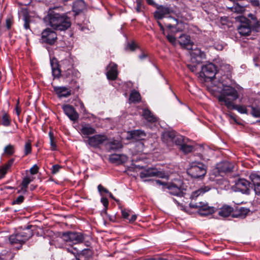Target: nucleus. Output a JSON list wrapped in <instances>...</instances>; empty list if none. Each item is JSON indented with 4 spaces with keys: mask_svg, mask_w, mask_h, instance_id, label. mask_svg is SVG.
Wrapping results in <instances>:
<instances>
[{
    "mask_svg": "<svg viewBox=\"0 0 260 260\" xmlns=\"http://www.w3.org/2000/svg\"><path fill=\"white\" fill-rule=\"evenodd\" d=\"M214 48L217 50H222L223 48V46L222 44L215 43L214 44Z\"/></svg>",
    "mask_w": 260,
    "mask_h": 260,
    "instance_id": "obj_52",
    "label": "nucleus"
},
{
    "mask_svg": "<svg viewBox=\"0 0 260 260\" xmlns=\"http://www.w3.org/2000/svg\"><path fill=\"white\" fill-rule=\"evenodd\" d=\"M32 235V232L29 229H24L11 235L9 237V241L11 244H19L21 245L31 237Z\"/></svg>",
    "mask_w": 260,
    "mask_h": 260,
    "instance_id": "obj_9",
    "label": "nucleus"
},
{
    "mask_svg": "<svg viewBox=\"0 0 260 260\" xmlns=\"http://www.w3.org/2000/svg\"><path fill=\"white\" fill-rule=\"evenodd\" d=\"M250 179L254 186L255 194L260 195V176L256 174H251Z\"/></svg>",
    "mask_w": 260,
    "mask_h": 260,
    "instance_id": "obj_24",
    "label": "nucleus"
},
{
    "mask_svg": "<svg viewBox=\"0 0 260 260\" xmlns=\"http://www.w3.org/2000/svg\"><path fill=\"white\" fill-rule=\"evenodd\" d=\"M80 134L83 138L88 139L89 136L94 134L96 133L95 129L90 124H82L80 128Z\"/></svg>",
    "mask_w": 260,
    "mask_h": 260,
    "instance_id": "obj_20",
    "label": "nucleus"
},
{
    "mask_svg": "<svg viewBox=\"0 0 260 260\" xmlns=\"http://www.w3.org/2000/svg\"><path fill=\"white\" fill-rule=\"evenodd\" d=\"M187 172L191 177L199 178L205 175L207 173V168L202 162L194 161L189 163Z\"/></svg>",
    "mask_w": 260,
    "mask_h": 260,
    "instance_id": "obj_8",
    "label": "nucleus"
},
{
    "mask_svg": "<svg viewBox=\"0 0 260 260\" xmlns=\"http://www.w3.org/2000/svg\"><path fill=\"white\" fill-rule=\"evenodd\" d=\"M33 178L29 176L25 177L21 184V189L18 191V193H25L27 191L28 185L32 181Z\"/></svg>",
    "mask_w": 260,
    "mask_h": 260,
    "instance_id": "obj_28",
    "label": "nucleus"
},
{
    "mask_svg": "<svg viewBox=\"0 0 260 260\" xmlns=\"http://www.w3.org/2000/svg\"><path fill=\"white\" fill-rule=\"evenodd\" d=\"M227 108L229 110H236L241 114H248L247 107L244 105H238L233 103Z\"/></svg>",
    "mask_w": 260,
    "mask_h": 260,
    "instance_id": "obj_31",
    "label": "nucleus"
},
{
    "mask_svg": "<svg viewBox=\"0 0 260 260\" xmlns=\"http://www.w3.org/2000/svg\"><path fill=\"white\" fill-rule=\"evenodd\" d=\"M253 5L257 6L259 5V2L258 0H250Z\"/></svg>",
    "mask_w": 260,
    "mask_h": 260,
    "instance_id": "obj_58",
    "label": "nucleus"
},
{
    "mask_svg": "<svg viewBox=\"0 0 260 260\" xmlns=\"http://www.w3.org/2000/svg\"><path fill=\"white\" fill-rule=\"evenodd\" d=\"M137 219V215L135 214L133 215L131 218H128V220L130 222H134Z\"/></svg>",
    "mask_w": 260,
    "mask_h": 260,
    "instance_id": "obj_56",
    "label": "nucleus"
},
{
    "mask_svg": "<svg viewBox=\"0 0 260 260\" xmlns=\"http://www.w3.org/2000/svg\"><path fill=\"white\" fill-rule=\"evenodd\" d=\"M62 108L65 114L71 120L75 121L78 120L79 115L72 106L65 105L62 107Z\"/></svg>",
    "mask_w": 260,
    "mask_h": 260,
    "instance_id": "obj_18",
    "label": "nucleus"
},
{
    "mask_svg": "<svg viewBox=\"0 0 260 260\" xmlns=\"http://www.w3.org/2000/svg\"><path fill=\"white\" fill-rule=\"evenodd\" d=\"M66 58L62 59L59 64L55 59L50 60V65L52 69V74L54 78H59L61 72H67L69 75L73 68L74 60L73 56L69 53H66Z\"/></svg>",
    "mask_w": 260,
    "mask_h": 260,
    "instance_id": "obj_5",
    "label": "nucleus"
},
{
    "mask_svg": "<svg viewBox=\"0 0 260 260\" xmlns=\"http://www.w3.org/2000/svg\"><path fill=\"white\" fill-rule=\"evenodd\" d=\"M158 177L159 178H165V174L161 171H158L155 168H149L142 171L140 174V177L143 179V181H148L149 180L147 178L151 177Z\"/></svg>",
    "mask_w": 260,
    "mask_h": 260,
    "instance_id": "obj_13",
    "label": "nucleus"
},
{
    "mask_svg": "<svg viewBox=\"0 0 260 260\" xmlns=\"http://www.w3.org/2000/svg\"><path fill=\"white\" fill-rule=\"evenodd\" d=\"M180 149L184 153H188L191 152L193 150V148L191 145H187L183 143L180 146Z\"/></svg>",
    "mask_w": 260,
    "mask_h": 260,
    "instance_id": "obj_38",
    "label": "nucleus"
},
{
    "mask_svg": "<svg viewBox=\"0 0 260 260\" xmlns=\"http://www.w3.org/2000/svg\"><path fill=\"white\" fill-rule=\"evenodd\" d=\"M216 68L212 63H207L202 67L201 71L200 73V77L203 78L204 81L211 80L215 76Z\"/></svg>",
    "mask_w": 260,
    "mask_h": 260,
    "instance_id": "obj_11",
    "label": "nucleus"
},
{
    "mask_svg": "<svg viewBox=\"0 0 260 260\" xmlns=\"http://www.w3.org/2000/svg\"><path fill=\"white\" fill-rule=\"evenodd\" d=\"M39 167L37 165H34V166L30 168V173L32 175L36 174L38 172Z\"/></svg>",
    "mask_w": 260,
    "mask_h": 260,
    "instance_id": "obj_48",
    "label": "nucleus"
},
{
    "mask_svg": "<svg viewBox=\"0 0 260 260\" xmlns=\"http://www.w3.org/2000/svg\"><path fill=\"white\" fill-rule=\"evenodd\" d=\"M61 168V167L58 165H53L51 168L52 174H55L57 173L59 171Z\"/></svg>",
    "mask_w": 260,
    "mask_h": 260,
    "instance_id": "obj_45",
    "label": "nucleus"
},
{
    "mask_svg": "<svg viewBox=\"0 0 260 260\" xmlns=\"http://www.w3.org/2000/svg\"><path fill=\"white\" fill-rule=\"evenodd\" d=\"M131 138L135 140H142L145 137V133L141 130H134L129 132Z\"/></svg>",
    "mask_w": 260,
    "mask_h": 260,
    "instance_id": "obj_29",
    "label": "nucleus"
},
{
    "mask_svg": "<svg viewBox=\"0 0 260 260\" xmlns=\"http://www.w3.org/2000/svg\"><path fill=\"white\" fill-rule=\"evenodd\" d=\"M98 189L100 193H102V192H104L106 193H109V190L103 186L101 184H100L98 186Z\"/></svg>",
    "mask_w": 260,
    "mask_h": 260,
    "instance_id": "obj_49",
    "label": "nucleus"
},
{
    "mask_svg": "<svg viewBox=\"0 0 260 260\" xmlns=\"http://www.w3.org/2000/svg\"><path fill=\"white\" fill-rule=\"evenodd\" d=\"M147 54L144 53V52H142L139 56V58L141 59V60H143L145 58H147Z\"/></svg>",
    "mask_w": 260,
    "mask_h": 260,
    "instance_id": "obj_57",
    "label": "nucleus"
},
{
    "mask_svg": "<svg viewBox=\"0 0 260 260\" xmlns=\"http://www.w3.org/2000/svg\"><path fill=\"white\" fill-rule=\"evenodd\" d=\"M222 89L217 99L220 105H224L226 108L231 106L239 97L237 90L234 87L222 84Z\"/></svg>",
    "mask_w": 260,
    "mask_h": 260,
    "instance_id": "obj_6",
    "label": "nucleus"
},
{
    "mask_svg": "<svg viewBox=\"0 0 260 260\" xmlns=\"http://www.w3.org/2000/svg\"><path fill=\"white\" fill-rule=\"evenodd\" d=\"M14 159H11L8 161V162L7 164H6L3 166H2L0 168V174H1L0 178H1L4 177V176L7 174L8 170L12 167V166L14 162Z\"/></svg>",
    "mask_w": 260,
    "mask_h": 260,
    "instance_id": "obj_30",
    "label": "nucleus"
},
{
    "mask_svg": "<svg viewBox=\"0 0 260 260\" xmlns=\"http://www.w3.org/2000/svg\"><path fill=\"white\" fill-rule=\"evenodd\" d=\"M131 211L130 210H127V209H122L121 210V213H122V217L125 218V219H126L128 220V218H129V214H130V212Z\"/></svg>",
    "mask_w": 260,
    "mask_h": 260,
    "instance_id": "obj_43",
    "label": "nucleus"
},
{
    "mask_svg": "<svg viewBox=\"0 0 260 260\" xmlns=\"http://www.w3.org/2000/svg\"><path fill=\"white\" fill-rule=\"evenodd\" d=\"M84 239V235L81 233L76 232L63 233L60 237V239L64 243L62 244L60 247L66 249L68 252L76 256L80 251L76 247H73V245L83 242Z\"/></svg>",
    "mask_w": 260,
    "mask_h": 260,
    "instance_id": "obj_4",
    "label": "nucleus"
},
{
    "mask_svg": "<svg viewBox=\"0 0 260 260\" xmlns=\"http://www.w3.org/2000/svg\"><path fill=\"white\" fill-rule=\"evenodd\" d=\"M54 90L59 98H67L71 95V90L66 87H54Z\"/></svg>",
    "mask_w": 260,
    "mask_h": 260,
    "instance_id": "obj_25",
    "label": "nucleus"
},
{
    "mask_svg": "<svg viewBox=\"0 0 260 260\" xmlns=\"http://www.w3.org/2000/svg\"><path fill=\"white\" fill-rule=\"evenodd\" d=\"M106 76L109 80H114L118 76L117 65L111 62L107 68Z\"/></svg>",
    "mask_w": 260,
    "mask_h": 260,
    "instance_id": "obj_19",
    "label": "nucleus"
},
{
    "mask_svg": "<svg viewBox=\"0 0 260 260\" xmlns=\"http://www.w3.org/2000/svg\"><path fill=\"white\" fill-rule=\"evenodd\" d=\"M24 197L22 196H19L16 200H14L12 202L13 205L20 204L23 202Z\"/></svg>",
    "mask_w": 260,
    "mask_h": 260,
    "instance_id": "obj_44",
    "label": "nucleus"
},
{
    "mask_svg": "<svg viewBox=\"0 0 260 260\" xmlns=\"http://www.w3.org/2000/svg\"><path fill=\"white\" fill-rule=\"evenodd\" d=\"M143 116L149 122H154L157 121V118L148 109H144L143 110Z\"/></svg>",
    "mask_w": 260,
    "mask_h": 260,
    "instance_id": "obj_32",
    "label": "nucleus"
},
{
    "mask_svg": "<svg viewBox=\"0 0 260 260\" xmlns=\"http://www.w3.org/2000/svg\"><path fill=\"white\" fill-rule=\"evenodd\" d=\"M16 111L17 114L18 115H19V114H20V110H19V108H18V107H17L16 108Z\"/></svg>",
    "mask_w": 260,
    "mask_h": 260,
    "instance_id": "obj_62",
    "label": "nucleus"
},
{
    "mask_svg": "<svg viewBox=\"0 0 260 260\" xmlns=\"http://www.w3.org/2000/svg\"><path fill=\"white\" fill-rule=\"evenodd\" d=\"M2 123L5 126H8L10 125V121L9 120V118L7 115L5 114L3 116Z\"/></svg>",
    "mask_w": 260,
    "mask_h": 260,
    "instance_id": "obj_42",
    "label": "nucleus"
},
{
    "mask_svg": "<svg viewBox=\"0 0 260 260\" xmlns=\"http://www.w3.org/2000/svg\"><path fill=\"white\" fill-rule=\"evenodd\" d=\"M127 160V156L124 154H112L109 156V160L112 163L122 164Z\"/></svg>",
    "mask_w": 260,
    "mask_h": 260,
    "instance_id": "obj_23",
    "label": "nucleus"
},
{
    "mask_svg": "<svg viewBox=\"0 0 260 260\" xmlns=\"http://www.w3.org/2000/svg\"><path fill=\"white\" fill-rule=\"evenodd\" d=\"M108 146L110 150H117L122 147V144L119 141L113 140L108 143Z\"/></svg>",
    "mask_w": 260,
    "mask_h": 260,
    "instance_id": "obj_35",
    "label": "nucleus"
},
{
    "mask_svg": "<svg viewBox=\"0 0 260 260\" xmlns=\"http://www.w3.org/2000/svg\"><path fill=\"white\" fill-rule=\"evenodd\" d=\"M12 25V21L10 19H7L6 20V26L8 29H10Z\"/></svg>",
    "mask_w": 260,
    "mask_h": 260,
    "instance_id": "obj_55",
    "label": "nucleus"
},
{
    "mask_svg": "<svg viewBox=\"0 0 260 260\" xmlns=\"http://www.w3.org/2000/svg\"><path fill=\"white\" fill-rule=\"evenodd\" d=\"M164 137L166 140L167 143L169 146L171 145V143H174L176 145L180 146L184 143L183 137L175 131L166 132L164 134Z\"/></svg>",
    "mask_w": 260,
    "mask_h": 260,
    "instance_id": "obj_12",
    "label": "nucleus"
},
{
    "mask_svg": "<svg viewBox=\"0 0 260 260\" xmlns=\"http://www.w3.org/2000/svg\"><path fill=\"white\" fill-rule=\"evenodd\" d=\"M146 2L149 5H152L154 4V2L153 0H146Z\"/></svg>",
    "mask_w": 260,
    "mask_h": 260,
    "instance_id": "obj_60",
    "label": "nucleus"
},
{
    "mask_svg": "<svg viewBox=\"0 0 260 260\" xmlns=\"http://www.w3.org/2000/svg\"><path fill=\"white\" fill-rule=\"evenodd\" d=\"M30 3H31V0H27V1L22 3L21 5H24V6H27V5H28L29 4H30Z\"/></svg>",
    "mask_w": 260,
    "mask_h": 260,
    "instance_id": "obj_59",
    "label": "nucleus"
},
{
    "mask_svg": "<svg viewBox=\"0 0 260 260\" xmlns=\"http://www.w3.org/2000/svg\"><path fill=\"white\" fill-rule=\"evenodd\" d=\"M145 260H155V259L154 258H149V259H145Z\"/></svg>",
    "mask_w": 260,
    "mask_h": 260,
    "instance_id": "obj_64",
    "label": "nucleus"
},
{
    "mask_svg": "<svg viewBox=\"0 0 260 260\" xmlns=\"http://www.w3.org/2000/svg\"><path fill=\"white\" fill-rule=\"evenodd\" d=\"M153 182L156 185L166 186L169 193L173 196L181 197L185 193V189L184 188L183 183L181 181H179L177 183H170L169 184H166L159 180H155Z\"/></svg>",
    "mask_w": 260,
    "mask_h": 260,
    "instance_id": "obj_7",
    "label": "nucleus"
},
{
    "mask_svg": "<svg viewBox=\"0 0 260 260\" xmlns=\"http://www.w3.org/2000/svg\"><path fill=\"white\" fill-rule=\"evenodd\" d=\"M190 54L191 63L187 64V67L192 72H196L197 71V66L202 62L205 55L198 48L191 51Z\"/></svg>",
    "mask_w": 260,
    "mask_h": 260,
    "instance_id": "obj_10",
    "label": "nucleus"
},
{
    "mask_svg": "<svg viewBox=\"0 0 260 260\" xmlns=\"http://www.w3.org/2000/svg\"><path fill=\"white\" fill-rule=\"evenodd\" d=\"M108 193L109 194V197H110L111 199H113V200H114L116 201V199H115V198L114 197L113 195L111 192H109V193Z\"/></svg>",
    "mask_w": 260,
    "mask_h": 260,
    "instance_id": "obj_61",
    "label": "nucleus"
},
{
    "mask_svg": "<svg viewBox=\"0 0 260 260\" xmlns=\"http://www.w3.org/2000/svg\"><path fill=\"white\" fill-rule=\"evenodd\" d=\"M85 8V4L83 0H79L74 3L73 9L76 13H79Z\"/></svg>",
    "mask_w": 260,
    "mask_h": 260,
    "instance_id": "obj_33",
    "label": "nucleus"
},
{
    "mask_svg": "<svg viewBox=\"0 0 260 260\" xmlns=\"http://www.w3.org/2000/svg\"><path fill=\"white\" fill-rule=\"evenodd\" d=\"M141 100V95L140 93L136 90L131 92L129 98V100L131 102L137 103Z\"/></svg>",
    "mask_w": 260,
    "mask_h": 260,
    "instance_id": "obj_36",
    "label": "nucleus"
},
{
    "mask_svg": "<svg viewBox=\"0 0 260 260\" xmlns=\"http://www.w3.org/2000/svg\"><path fill=\"white\" fill-rule=\"evenodd\" d=\"M251 108V114L254 117H260V104L257 105L249 106Z\"/></svg>",
    "mask_w": 260,
    "mask_h": 260,
    "instance_id": "obj_37",
    "label": "nucleus"
},
{
    "mask_svg": "<svg viewBox=\"0 0 260 260\" xmlns=\"http://www.w3.org/2000/svg\"><path fill=\"white\" fill-rule=\"evenodd\" d=\"M233 210V208L229 206L225 205L220 208L218 214L222 217H228L231 214Z\"/></svg>",
    "mask_w": 260,
    "mask_h": 260,
    "instance_id": "obj_34",
    "label": "nucleus"
},
{
    "mask_svg": "<svg viewBox=\"0 0 260 260\" xmlns=\"http://www.w3.org/2000/svg\"><path fill=\"white\" fill-rule=\"evenodd\" d=\"M171 12V11L169 8L159 6L154 13V17L158 20L164 18H167L168 19L169 17L167 16L170 14ZM169 17H170L169 16Z\"/></svg>",
    "mask_w": 260,
    "mask_h": 260,
    "instance_id": "obj_17",
    "label": "nucleus"
},
{
    "mask_svg": "<svg viewBox=\"0 0 260 260\" xmlns=\"http://www.w3.org/2000/svg\"><path fill=\"white\" fill-rule=\"evenodd\" d=\"M24 28L26 29H29V21H28L26 17H25L24 18Z\"/></svg>",
    "mask_w": 260,
    "mask_h": 260,
    "instance_id": "obj_51",
    "label": "nucleus"
},
{
    "mask_svg": "<svg viewBox=\"0 0 260 260\" xmlns=\"http://www.w3.org/2000/svg\"><path fill=\"white\" fill-rule=\"evenodd\" d=\"M4 153L6 154L11 155L14 153V148L12 145H8L4 148Z\"/></svg>",
    "mask_w": 260,
    "mask_h": 260,
    "instance_id": "obj_40",
    "label": "nucleus"
},
{
    "mask_svg": "<svg viewBox=\"0 0 260 260\" xmlns=\"http://www.w3.org/2000/svg\"><path fill=\"white\" fill-rule=\"evenodd\" d=\"M231 9L232 11H235L237 13H241L243 10V8L238 5H236L235 6L232 7Z\"/></svg>",
    "mask_w": 260,
    "mask_h": 260,
    "instance_id": "obj_46",
    "label": "nucleus"
},
{
    "mask_svg": "<svg viewBox=\"0 0 260 260\" xmlns=\"http://www.w3.org/2000/svg\"><path fill=\"white\" fill-rule=\"evenodd\" d=\"M210 189V187L208 186H203L192 192L190 196L192 201L189 205V207L191 208L198 209V213L201 216L212 214L215 212L216 209L213 206H209L206 202L193 203L192 200H196L199 196L203 195L205 192L209 191Z\"/></svg>",
    "mask_w": 260,
    "mask_h": 260,
    "instance_id": "obj_2",
    "label": "nucleus"
},
{
    "mask_svg": "<svg viewBox=\"0 0 260 260\" xmlns=\"http://www.w3.org/2000/svg\"><path fill=\"white\" fill-rule=\"evenodd\" d=\"M57 40L56 33L49 28L44 29L42 32V41L49 45H53Z\"/></svg>",
    "mask_w": 260,
    "mask_h": 260,
    "instance_id": "obj_14",
    "label": "nucleus"
},
{
    "mask_svg": "<svg viewBox=\"0 0 260 260\" xmlns=\"http://www.w3.org/2000/svg\"><path fill=\"white\" fill-rule=\"evenodd\" d=\"M250 183L243 178L238 179L235 183V187L237 191L247 194L250 193Z\"/></svg>",
    "mask_w": 260,
    "mask_h": 260,
    "instance_id": "obj_15",
    "label": "nucleus"
},
{
    "mask_svg": "<svg viewBox=\"0 0 260 260\" xmlns=\"http://www.w3.org/2000/svg\"><path fill=\"white\" fill-rule=\"evenodd\" d=\"M239 34L242 36H248L251 32V27L249 21L247 19L242 22L238 27Z\"/></svg>",
    "mask_w": 260,
    "mask_h": 260,
    "instance_id": "obj_22",
    "label": "nucleus"
},
{
    "mask_svg": "<svg viewBox=\"0 0 260 260\" xmlns=\"http://www.w3.org/2000/svg\"><path fill=\"white\" fill-rule=\"evenodd\" d=\"M44 21L46 25L58 30H65L71 26L70 19L66 15L56 13L53 10H49Z\"/></svg>",
    "mask_w": 260,
    "mask_h": 260,
    "instance_id": "obj_3",
    "label": "nucleus"
},
{
    "mask_svg": "<svg viewBox=\"0 0 260 260\" xmlns=\"http://www.w3.org/2000/svg\"><path fill=\"white\" fill-rule=\"evenodd\" d=\"M249 211V209L246 208H237L233 214V216L234 217L244 218Z\"/></svg>",
    "mask_w": 260,
    "mask_h": 260,
    "instance_id": "obj_26",
    "label": "nucleus"
},
{
    "mask_svg": "<svg viewBox=\"0 0 260 260\" xmlns=\"http://www.w3.org/2000/svg\"><path fill=\"white\" fill-rule=\"evenodd\" d=\"M31 152V142L28 141H27L24 146V155H27L28 154L30 153Z\"/></svg>",
    "mask_w": 260,
    "mask_h": 260,
    "instance_id": "obj_41",
    "label": "nucleus"
},
{
    "mask_svg": "<svg viewBox=\"0 0 260 260\" xmlns=\"http://www.w3.org/2000/svg\"><path fill=\"white\" fill-rule=\"evenodd\" d=\"M178 41L182 47L188 50L192 49L193 42L191 41L189 36L182 34L179 37Z\"/></svg>",
    "mask_w": 260,
    "mask_h": 260,
    "instance_id": "obj_21",
    "label": "nucleus"
},
{
    "mask_svg": "<svg viewBox=\"0 0 260 260\" xmlns=\"http://www.w3.org/2000/svg\"><path fill=\"white\" fill-rule=\"evenodd\" d=\"M75 256H76V258L75 259H72V260H80L79 258L76 257V255Z\"/></svg>",
    "mask_w": 260,
    "mask_h": 260,
    "instance_id": "obj_63",
    "label": "nucleus"
},
{
    "mask_svg": "<svg viewBox=\"0 0 260 260\" xmlns=\"http://www.w3.org/2000/svg\"><path fill=\"white\" fill-rule=\"evenodd\" d=\"M49 136L50 138V144L51 146V149L52 150H55L56 148V145L55 144L54 137L53 134L51 132L49 133Z\"/></svg>",
    "mask_w": 260,
    "mask_h": 260,
    "instance_id": "obj_39",
    "label": "nucleus"
},
{
    "mask_svg": "<svg viewBox=\"0 0 260 260\" xmlns=\"http://www.w3.org/2000/svg\"><path fill=\"white\" fill-rule=\"evenodd\" d=\"M206 152L208 153V155H210L213 153V151L210 148L207 147L206 148L204 149V153L205 154Z\"/></svg>",
    "mask_w": 260,
    "mask_h": 260,
    "instance_id": "obj_53",
    "label": "nucleus"
},
{
    "mask_svg": "<svg viewBox=\"0 0 260 260\" xmlns=\"http://www.w3.org/2000/svg\"><path fill=\"white\" fill-rule=\"evenodd\" d=\"M137 7L136 10L137 12L140 13L142 11V4L140 0H137L136 1Z\"/></svg>",
    "mask_w": 260,
    "mask_h": 260,
    "instance_id": "obj_47",
    "label": "nucleus"
},
{
    "mask_svg": "<svg viewBox=\"0 0 260 260\" xmlns=\"http://www.w3.org/2000/svg\"><path fill=\"white\" fill-rule=\"evenodd\" d=\"M101 202L105 207H107L109 205V202L107 199L102 198L101 199Z\"/></svg>",
    "mask_w": 260,
    "mask_h": 260,
    "instance_id": "obj_50",
    "label": "nucleus"
},
{
    "mask_svg": "<svg viewBox=\"0 0 260 260\" xmlns=\"http://www.w3.org/2000/svg\"><path fill=\"white\" fill-rule=\"evenodd\" d=\"M128 47L131 50L134 51L136 47V45L135 43H132L128 45Z\"/></svg>",
    "mask_w": 260,
    "mask_h": 260,
    "instance_id": "obj_54",
    "label": "nucleus"
},
{
    "mask_svg": "<svg viewBox=\"0 0 260 260\" xmlns=\"http://www.w3.org/2000/svg\"><path fill=\"white\" fill-rule=\"evenodd\" d=\"M161 31L166 36L168 41L172 45L176 43L175 35L176 33L185 29V24L173 17L168 18V22L164 21V24L157 21Z\"/></svg>",
    "mask_w": 260,
    "mask_h": 260,
    "instance_id": "obj_1",
    "label": "nucleus"
},
{
    "mask_svg": "<svg viewBox=\"0 0 260 260\" xmlns=\"http://www.w3.org/2000/svg\"><path fill=\"white\" fill-rule=\"evenodd\" d=\"M217 168L219 171L223 172H229L232 171L233 165L229 161H224L220 163Z\"/></svg>",
    "mask_w": 260,
    "mask_h": 260,
    "instance_id": "obj_27",
    "label": "nucleus"
},
{
    "mask_svg": "<svg viewBox=\"0 0 260 260\" xmlns=\"http://www.w3.org/2000/svg\"><path fill=\"white\" fill-rule=\"evenodd\" d=\"M107 140V137L103 135H95L88 138L87 143L91 147H97Z\"/></svg>",
    "mask_w": 260,
    "mask_h": 260,
    "instance_id": "obj_16",
    "label": "nucleus"
}]
</instances>
